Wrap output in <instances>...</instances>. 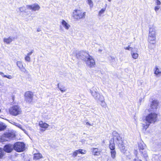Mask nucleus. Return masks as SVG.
<instances>
[{
	"instance_id": "1",
	"label": "nucleus",
	"mask_w": 161,
	"mask_h": 161,
	"mask_svg": "<svg viewBox=\"0 0 161 161\" xmlns=\"http://www.w3.org/2000/svg\"><path fill=\"white\" fill-rule=\"evenodd\" d=\"M76 56L78 59L86 61V64L90 67H93L95 64L94 59L87 52L80 51L76 54Z\"/></svg>"
},
{
	"instance_id": "2",
	"label": "nucleus",
	"mask_w": 161,
	"mask_h": 161,
	"mask_svg": "<svg viewBox=\"0 0 161 161\" xmlns=\"http://www.w3.org/2000/svg\"><path fill=\"white\" fill-rule=\"evenodd\" d=\"M157 114L154 113H151L148 115L146 117V124H143V129L146 130L151 123L155 122L157 120Z\"/></svg>"
},
{
	"instance_id": "3",
	"label": "nucleus",
	"mask_w": 161,
	"mask_h": 161,
	"mask_svg": "<svg viewBox=\"0 0 161 161\" xmlns=\"http://www.w3.org/2000/svg\"><path fill=\"white\" fill-rule=\"evenodd\" d=\"M15 137V135L14 132H6L1 136L0 141L2 142L10 141L11 140L14 139Z\"/></svg>"
},
{
	"instance_id": "4",
	"label": "nucleus",
	"mask_w": 161,
	"mask_h": 161,
	"mask_svg": "<svg viewBox=\"0 0 161 161\" xmlns=\"http://www.w3.org/2000/svg\"><path fill=\"white\" fill-rule=\"evenodd\" d=\"M113 137L111 138L110 141V143L111 140H113V143L114 144V142H115V143L118 145V146H120L123 144V141L122 140L121 137L116 131H114L113 133Z\"/></svg>"
},
{
	"instance_id": "5",
	"label": "nucleus",
	"mask_w": 161,
	"mask_h": 161,
	"mask_svg": "<svg viewBox=\"0 0 161 161\" xmlns=\"http://www.w3.org/2000/svg\"><path fill=\"white\" fill-rule=\"evenodd\" d=\"M86 13L83 12L81 10L76 9L74 10L73 13V17L74 19L79 20L85 18Z\"/></svg>"
},
{
	"instance_id": "6",
	"label": "nucleus",
	"mask_w": 161,
	"mask_h": 161,
	"mask_svg": "<svg viewBox=\"0 0 161 161\" xmlns=\"http://www.w3.org/2000/svg\"><path fill=\"white\" fill-rule=\"evenodd\" d=\"M9 112L11 115L16 116L20 114L22 111L21 108L18 105H15L10 107L9 108Z\"/></svg>"
},
{
	"instance_id": "7",
	"label": "nucleus",
	"mask_w": 161,
	"mask_h": 161,
	"mask_svg": "<svg viewBox=\"0 0 161 161\" xmlns=\"http://www.w3.org/2000/svg\"><path fill=\"white\" fill-rule=\"evenodd\" d=\"M138 147L141 155L145 158L147 157V154L146 148V146L143 142H142L138 144Z\"/></svg>"
},
{
	"instance_id": "8",
	"label": "nucleus",
	"mask_w": 161,
	"mask_h": 161,
	"mask_svg": "<svg viewBox=\"0 0 161 161\" xmlns=\"http://www.w3.org/2000/svg\"><path fill=\"white\" fill-rule=\"evenodd\" d=\"M14 148L18 152H22L25 150V144L24 142H17L14 144Z\"/></svg>"
},
{
	"instance_id": "9",
	"label": "nucleus",
	"mask_w": 161,
	"mask_h": 161,
	"mask_svg": "<svg viewBox=\"0 0 161 161\" xmlns=\"http://www.w3.org/2000/svg\"><path fill=\"white\" fill-rule=\"evenodd\" d=\"M25 100L27 102L31 103L32 102L33 97V93L30 91H27L25 92L24 95Z\"/></svg>"
},
{
	"instance_id": "10",
	"label": "nucleus",
	"mask_w": 161,
	"mask_h": 161,
	"mask_svg": "<svg viewBox=\"0 0 161 161\" xmlns=\"http://www.w3.org/2000/svg\"><path fill=\"white\" fill-rule=\"evenodd\" d=\"M109 147L111 150V154L112 158L114 159L115 157L116 151L115 150V144L113 143V140H111L109 145Z\"/></svg>"
},
{
	"instance_id": "11",
	"label": "nucleus",
	"mask_w": 161,
	"mask_h": 161,
	"mask_svg": "<svg viewBox=\"0 0 161 161\" xmlns=\"http://www.w3.org/2000/svg\"><path fill=\"white\" fill-rule=\"evenodd\" d=\"M3 149L5 152L7 153H11L14 149V145L10 144L5 145Z\"/></svg>"
},
{
	"instance_id": "12",
	"label": "nucleus",
	"mask_w": 161,
	"mask_h": 161,
	"mask_svg": "<svg viewBox=\"0 0 161 161\" xmlns=\"http://www.w3.org/2000/svg\"><path fill=\"white\" fill-rule=\"evenodd\" d=\"M26 8L32 10L33 11L38 10L40 8V7L37 3H35L31 5H27Z\"/></svg>"
},
{
	"instance_id": "13",
	"label": "nucleus",
	"mask_w": 161,
	"mask_h": 161,
	"mask_svg": "<svg viewBox=\"0 0 161 161\" xmlns=\"http://www.w3.org/2000/svg\"><path fill=\"white\" fill-rule=\"evenodd\" d=\"M149 28V30L148 36L156 37V29L155 27L153 25L152 26L150 25Z\"/></svg>"
},
{
	"instance_id": "14",
	"label": "nucleus",
	"mask_w": 161,
	"mask_h": 161,
	"mask_svg": "<svg viewBox=\"0 0 161 161\" xmlns=\"http://www.w3.org/2000/svg\"><path fill=\"white\" fill-rule=\"evenodd\" d=\"M90 92L94 97L98 93V88L96 87H93L90 90Z\"/></svg>"
},
{
	"instance_id": "15",
	"label": "nucleus",
	"mask_w": 161,
	"mask_h": 161,
	"mask_svg": "<svg viewBox=\"0 0 161 161\" xmlns=\"http://www.w3.org/2000/svg\"><path fill=\"white\" fill-rule=\"evenodd\" d=\"M158 102L157 100H153L151 105V108L153 110H152V111H155L158 108Z\"/></svg>"
},
{
	"instance_id": "16",
	"label": "nucleus",
	"mask_w": 161,
	"mask_h": 161,
	"mask_svg": "<svg viewBox=\"0 0 161 161\" xmlns=\"http://www.w3.org/2000/svg\"><path fill=\"white\" fill-rule=\"evenodd\" d=\"M94 98L97 100L98 102H103L104 100L103 96L99 93L94 97Z\"/></svg>"
},
{
	"instance_id": "17",
	"label": "nucleus",
	"mask_w": 161,
	"mask_h": 161,
	"mask_svg": "<svg viewBox=\"0 0 161 161\" xmlns=\"http://www.w3.org/2000/svg\"><path fill=\"white\" fill-rule=\"evenodd\" d=\"M156 42L149 43L148 47L149 49L150 52H154V50L155 47V44Z\"/></svg>"
},
{
	"instance_id": "18",
	"label": "nucleus",
	"mask_w": 161,
	"mask_h": 161,
	"mask_svg": "<svg viewBox=\"0 0 161 161\" xmlns=\"http://www.w3.org/2000/svg\"><path fill=\"white\" fill-rule=\"evenodd\" d=\"M39 125L40 127L46 129L48 128L49 125L46 123H43L42 121H41L39 123Z\"/></svg>"
},
{
	"instance_id": "19",
	"label": "nucleus",
	"mask_w": 161,
	"mask_h": 161,
	"mask_svg": "<svg viewBox=\"0 0 161 161\" xmlns=\"http://www.w3.org/2000/svg\"><path fill=\"white\" fill-rule=\"evenodd\" d=\"M42 155L40 153H36L34 154L33 159L35 160H37L42 158Z\"/></svg>"
},
{
	"instance_id": "20",
	"label": "nucleus",
	"mask_w": 161,
	"mask_h": 161,
	"mask_svg": "<svg viewBox=\"0 0 161 161\" xmlns=\"http://www.w3.org/2000/svg\"><path fill=\"white\" fill-rule=\"evenodd\" d=\"M62 24L64 28L67 30H68L70 25L64 20H63Z\"/></svg>"
},
{
	"instance_id": "21",
	"label": "nucleus",
	"mask_w": 161,
	"mask_h": 161,
	"mask_svg": "<svg viewBox=\"0 0 161 161\" xmlns=\"http://www.w3.org/2000/svg\"><path fill=\"white\" fill-rule=\"evenodd\" d=\"M13 41V38L12 37H8L7 38L4 39V42L6 43L7 44L10 43Z\"/></svg>"
},
{
	"instance_id": "22",
	"label": "nucleus",
	"mask_w": 161,
	"mask_h": 161,
	"mask_svg": "<svg viewBox=\"0 0 161 161\" xmlns=\"http://www.w3.org/2000/svg\"><path fill=\"white\" fill-rule=\"evenodd\" d=\"M156 37L148 36V41L149 43L156 42Z\"/></svg>"
},
{
	"instance_id": "23",
	"label": "nucleus",
	"mask_w": 161,
	"mask_h": 161,
	"mask_svg": "<svg viewBox=\"0 0 161 161\" xmlns=\"http://www.w3.org/2000/svg\"><path fill=\"white\" fill-rule=\"evenodd\" d=\"M0 75L3 77L7 78L8 79H11L12 78V77L11 75H4L3 73L1 72H0Z\"/></svg>"
},
{
	"instance_id": "24",
	"label": "nucleus",
	"mask_w": 161,
	"mask_h": 161,
	"mask_svg": "<svg viewBox=\"0 0 161 161\" xmlns=\"http://www.w3.org/2000/svg\"><path fill=\"white\" fill-rule=\"evenodd\" d=\"M131 54L132 58L134 59H136L138 57V54L137 53H134L132 51L131 52Z\"/></svg>"
},
{
	"instance_id": "25",
	"label": "nucleus",
	"mask_w": 161,
	"mask_h": 161,
	"mask_svg": "<svg viewBox=\"0 0 161 161\" xmlns=\"http://www.w3.org/2000/svg\"><path fill=\"white\" fill-rule=\"evenodd\" d=\"M19 69L22 72L26 73H28V71L23 66V65H22V66H20V68H19Z\"/></svg>"
},
{
	"instance_id": "26",
	"label": "nucleus",
	"mask_w": 161,
	"mask_h": 161,
	"mask_svg": "<svg viewBox=\"0 0 161 161\" xmlns=\"http://www.w3.org/2000/svg\"><path fill=\"white\" fill-rule=\"evenodd\" d=\"M98 150L97 148H95L93 149L92 152L94 153V155H98L99 154V152H98Z\"/></svg>"
},
{
	"instance_id": "27",
	"label": "nucleus",
	"mask_w": 161,
	"mask_h": 161,
	"mask_svg": "<svg viewBox=\"0 0 161 161\" xmlns=\"http://www.w3.org/2000/svg\"><path fill=\"white\" fill-rule=\"evenodd\" d=\"M155 70L154 71V74L156 75L161 74V71L159 70L158 68L157 67L155 68Z\"/></svg>"
},
{
	"instance_id": "28",
	"label": "nucleus",
	"mask_w": 161,
	"mask_h": 161,
	"mask_svg": "<svg viewBox=\"0 0 161 161\" xmlns=\"http://www.w3.org/2000/svg\"><path fill=\"white\" fill-rule=\"evenodd\" d=\"M59 84H58V89L61 91L62 92H65L66 89H65V87L64 86H62L61 87H59Z\"/></svg>"
},
{
	"instance_id": "29",
	"label": "nucleus",
	"mask_w": 161,
	"mask_h": 161,
	"mask_svg": "<svg viewBox=\"0 0 161 161\" xmlns=\"http://www.w3.org/2000/svg\"><path fill=\"white\" fill-rule=\"evenodd\" d=\"M6 126L2 123H0V130H3L6 129Z\"/></svg>"
},
{
	"instance_id": "30",
	"label": "nucleus",
	"mask_w": 161,
	"mask_h": 161,
	"mask_svg": "<svg viewBox=\"0 0 161 161\" xmlns=\"http://www.w3.org/2000/svg\"><path fill=\"white\" fill-rule=\"evenodd\" d=\"M120 148L121 151L123 153H125V152L126 151L125 147L124 146V144L121 145L120 146H119Z\"/></svg>"
},
{
	"instance_id": "31",
	"label": "nucleus",
	"mask_w": 161,
	"mask_h": 161,
	"mask_svg": "<svg viewBox=\"0 0 161 161\" xmlns=\"http://www.w3.org/2000/svg\"><path fill=\"white\" fill-rule=\"evenodd\" d=\"M17 126L22 130L26 134H27V132L25 130V129H23L21 125L19 124H17Z\"/></svg>"
},
{
	"instance_id": "32",
	"label": "nucleus",
	"mask_w": 161,
	"mask_h": 161,
	"mask_svg": "<svg viewBox=\"0 0 161 161\" xmlns=\"http://www.w3.org/2000/svg\"><path fill=\"white\" fill-rule=\"evenodd\" d=\"M5 153V152L1 148H0V158H2Z\"/></svg>"
},
{
	"instance_id": "33",
	"label": "nucleus",
	"mask_w": 161,
	"mask_h": 161,
	"mask_svg": "<svg viewBox=\"0 0 161 161\" xmlns=\"http://www.w3.org/2000/svg\"><path fill=\"white\" fill-rule=\"evenodd\" d=\"M79 151H81V150H77L75 151L73 153V155L74 157H76L78 153V152Z\"/></svg>"
},
{
	"instance_id": "34",
	"label": "nucleus",
	"mask_w": 161,
	"mask_h": 161,
	"mask_svg": "<svg viewBox=\"0 0 161 161\" xmlns=\"http://www.w3.org/2000/svg\"><path fill=\"white\" fill-rule=\"evenodd\" d=\"M25 60L26 61L30 62L31 61V58L30 56L26 55L25 57Z\"/></svg>"
},
{
	"instance_id": "35",
	"label": "nucleus",
	"mask_w": 161,
	"mask_h": 161,
	"mask_svg": "<svg viewBox=\"0 0 161 161\" xmlns=\"http://www.w3.org/2000/svg\"><path fill=\"white\" fill-rule=\"evenodd\" d=\"M22 65H23V64L21 62L19 61L17 62V65L19 68H20V66H22Z\"/></svg>"
},
{
	"instance_id": "36",
	"label": "nucleus",
	"mask_w": 161,
	"mask_h": 161,
	"mask_svg": "<svg viewBox=\"0 0 161 161\" xmlns=\"http://www.w3.org/2000/svg\"><path fill=\"white\" fill-rule=\"evenodd\" d=\"M154 1H155V4H156L158 6L159 5H160L161 4V3L159 0H154Z\"/></svg>"
},
{
	"instance_id": "37",
	"label": "nucleus",
	"mask_w": 161,
	"mask_h": 161,
	"mask_svg": "<svg viewBox=\"0 0 161 161\" xmlns=\"http://www.w3.org/2000/svg\"><path fill=\"white\" fill-rule=\"evenodd\" d=\"M124 48L125 50H131L132 51V50L133 49V48L130 47V46L129 45L128 47H124Z\"/></svg>"
},
{
	"instance_id": "38",
	"label": "nucleus",
	"mask_w": 161,
	"mask_h": 161,
	"mask_svg": "<svg viewBox=\"0 0 161 161\" xmlns=\"http://www.w3.org/2000/svg\"><path fill=\"white\" fill-rule=\"evenodd\" d=\"M19 9L21 12H22L25 11V7L24 6H23V7H20L19 8Z\"/></svg>"
},
{
	"instance_id": "39",
	"label": "nucleus",
	"mask_w": 161,
	"mask_h": 161,
	"mask_svg": "<svg viewBox=\"0 0 161 161\" xmlns=\"http://www.w3.org/2000/svg\"><path fill=\"white\" fill-rule=\"evenodd\" d=\"M88 3L90 7H92L93 6V2L91 0L88 1Z\"/></svg>"
},
{
	"instance_id": "40",
	"label": "nucleus",
	"mask_w": 161,
	"mask_h": 161,
	"mask_svg": "<svg viewBox=\"0 0 161 161\" xmlns=\"http://www.w3.org/2000/svg\"><path fill=\"white\" fill-rule=\"evenodd\" d=\"M160 8V6H156L155 7L154 10L156 12H157Z\"/></svg>"
},
{
	"instance_id": "41",
	"label": "nucleus",
	"mask_w": 161,
	"mask_h": 161,
	"mask_svg": "<svg viewBox=\"0 0 161 161\" xmlns=\"http://www.w3.org/2000/svg\"><path fill=\"white\" fill-rule=\"evenodd\" d=\"M34 50H32L31 51V52L28 53L27 54V56H31L32 54L34 52Z\"/></svg>"
},
{
	"instance_id": "42",
	"label": "nucleus",
	"mask_w": 161,
	"mask_h": 161,
	"mask_svg": "<svg viewBox=\"0 0 161 161\" xmlns=\"http://www.w3.org/2000/svg\"><path fill=\"white\" fill-rule=\"evenodd\" d=\"M105 11V10L104 9H102L99 12V14L101 15L103 14L104 11Z\"/></svg>"
},
{
	"instance_id": "43",
	"label": "nucleus",
	"mask_w": 161,
	"mask_h": 161,
	"mask_svg": "<svg viewBox=\"0 0 161 161\" xmlns=\"http://www.w3.org/2000/svg\"><path fill=\"white\" fill-rule=\"evenodd\" d=\"M100 102L101 103V105L102 106L104 107L105 106V103L104 102V101H103V102Z\"/></svg>"
},
{
	"instance_id": "44",
	"label": "nucleus",
	"mask_w": 161,
	"mask_h": 161,
	"mask_svg": "<svg viewBox=\"0 0 161 161\" xmlns=\"http://www.w3.org/2000/svg\"><path fill=\"white\" fill-rule=\"evenodd\" d=\"M78 150H81V151H79V152H78V153H81L82 154H84L85 153H84L82 152L83 151V150L81 149H79Z\"/></svg>"
},
{
	"instance_id": "45",
	"label": "nucleus",
	"mask_w": 161,
	"mask_h": 161,
	"mask_svg": "<svg viewBox=\"0 0 161 161\" xmlns=\"http://www.w3.org/2000/svg\"><path fill=\"white\" fill-rule=\"evenodd\" d=\"M86 125H90V126H92V124H91L90 123H89L88 122H86Z\"/></svg>"
},
{
	"instance_id": "46",
	"label": "nucleus",
	"mask_w": 161,
	"mask_h": 161,
	"mask_svg": "<svg viewBox=\"0 0 161 161\" xmlns=\"http://www.w3.org/2000/svg\"><path fill=\"white\" fill-rule=\"evenodd\" d=\"M134 161H142V160L139 159H137L136 158H135L134 160Z\"/></svg>"
},
{
	"instance_id": "47",
	"label": "nucleus",
	"mask_w": 161,
	"mask_h": 161,
	"mask_svg": "<svg viewBox=\"0 0 161 161\" xmlns=\"http://www.w3.org/2000/svg\"><path fill=\"white\" fill-rule=\"evenodd\" d=\"M19 123H16L15 122H14V124H13L14 125H15V126H17V124H18Z\"/></svg>"
},
{
	"instance_id": "48",
	"label": "nucleus",
	"mask_w": 161,
	"mask_h": 161,
	"mask_svg": "<svg viewBox=\"0 0 161 161\" xmlns=\"http://www.w3.org/2000/svg\"><path fill=\"white\" fill-rule=\"evenodd\" d=\"M37 32H39L41 31V29L40 28H38L37 30Z\"/></svg>"
},
{
	"instance_id": "49",
	"label": "nucleus",
	"mask_w": 161,
	"mask_h": 161,
	"mask_svg": "<svg viewBox=\"0 0 161 161\" xmlns=\"http://www.w3.org/2000/svg\"><path fill=\"white\" fill-rule=\"evenodd\" d=\"M111 59L112 60H114L115 59L113 57H111Z\"/></svg>"
},
{
	"instance_id": "50",
	"label": "nucleus",
	"mask_w": 161,
	"mask_h": 161,
	"mask_svg": "<svg viewBox=\"0 0 161 161\" xmlns=\"http://www.w3.org/2000/svg\"><path fill=\"white\" fill-rule=\"evenodd\" d=\"M107 161H112V160H111V159H108L107 160Z\"/></svg>"
},
{
	"instance_id": "51",
	"label": "nucleus",
	"mask_w": 161,
	"mask_h": 161,
	"mask_svg": "<svg viewBox=\"0 0 161 161\" xmlns=\"http://www.w3.org/2000/svg\"><path fill=\"white\" fill-rule=\"evenodd\" d=\"M99 52H101V51H102V50H101L100 49V50H99Z\"/></svg>"
},
{
	"instance_id": "52",
	"label": "nucleus",
	"mask_w": 161,
	"mask_h": 161,
	"mask_svg": "<svg viewBox=\"0 0 161 161\" xmlns=\"http://www.w3.org/2000/svg\"><path fill=\"white\" fill-rule=\"evenodd\" d=\"M112 0H108V1L109 2H111V1Z\"/></svg>"
},
{
	"instance_id": "53",
	"label": "nucleus",
	"mask_w": 161,
	"mask_h": 161,
	"mask_svg": "<svg viewBox=\"0 0 161 161\" xmlns=\"http://www.w3.org/2000/svg\"><path fill=\"white\" fill-rule=\"evenodd\" d=\"M12 122H13V123H12V124H14V122H13V121Z\"/></svg>"
}]
</instances>
